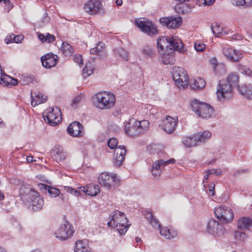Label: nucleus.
Returning a JSON list of instances; mask_svg holds the SVG:
<instances>
[{"instance_id":"1","label":"nucleus","mask_w":252,"mask_h":252,"mask_svg":"<svg viewBox=\"0 0 252 252\" xmlns=\"http://www.w3.org/2000/svg\"><path fill=\"white\" fill-rule=\"evenodd\" d=\"M111 220L107 222L109 226L116 227L120 234H125L129 226L126 215L124 213L115 210L110 215Z\"/></svg>"},{"instance_id":"2","label":"nucleus","mask_w":252,"mask_h":252,"mask_svg":"<svg viewBox=\"0 0 252 252\" xmlns=\"http://www.w3.org/2000/svg\"><path fill=\"white\" fill-rule=\"evenodd\" d=\"M157 46L159 52H163L164 48L167 52L168 49H173L182 53L184 52L183 43L180 40L171 36H162L157 41Z\"/></svg>"},{"instance_id":"3","label":"nucleus","mask_w":252,"mask_h":252,"mask_svg":"<svg viewBox=\"0 0 252 252\" xmlns=\"http://www.w3.org/2000/svg\"><path fill=\"white\" fill-rule=\"evenodd\" d=\"M115 100L112 93L106 92L97 93L93 97L94 105L100 109H110L114 106Z\"/></svg>"},{"instance_id":"4","label":"nucleus","mask_w":252,"mask_h":252,"mask_svg":"<svg viewBox=\"0 0 252 252\" xmlns=\"http://www.w3.org/2000/svg\"><path fill=\"white\" fill-rule=\"evenodd\" d=\"M191 106L192 111L199 117L208 119L214 115V109L210 105L196 99L192 100Z\"/></svg>"},{"instance_id":"5","label":"nucleus","mask_w":252,"mask_h":252,"mask_svg":"<svg viewBox=\"0 0 252 252\" xmlns=\"http://www.w3.org/2000/svg\"><path fill=\"white\" fill-rule=\"evenodd\" d=\"M44 120L51 126H55L62 121L61 112L58 107L49 108L43 113Z\"/></svg>"},{"instance_id":"6","label":"nucleus","mask_w":252,"mask_h":252,"mask_svg":"<svg viewBox=\"0 0 252 252\" xmlns=\"http://www.w3.org/2000/svg\"><path fill=\"white\" fill-rule=\"evenodd\" d=\"M135 23L142 32L150 36L158 33L156 26L149 20L144 18H138L135 20Z\"/></svg>"},{"instance_id":"7","label":"nucleus","mask_w":252,"mask_h":252,"mask_svg":"<svg viewBox=\"0 0 252 252\" xmlns=\"http://www.w3.org/2000/svg\"><path fill=\"white\" fill-rule=\"evenodd\" d=\"M172 77L178 87H185L188 84V77L186 71L181 67L174 66L172 68Z\"/></svg>"},{"instance_id":"8","label":"nucleus","mask_w":252,"mask_h":252,"mask_svg":"<svg viewBox=\"0 0 252 252\" xmlns=\"http://www.w3.org/2000/svg\"><path fill=\"white\" fill-rule=\"evenodd\" d=\"M38 193L34 189L28 184H22L19 189V194L21 199L27 204L37 195Z\"/></svg>"},{"instance_id":"9","label":"nucleus","mask_w":252,"mask_h":252,"mask_svg":"<svg viewBox=\"0 0 252 252\" xmlns=\"http://www.w3.org/2000/svg\"><path fill=\"white\" fill-rule=\"evenodd\" d=\"M74 232L73 226L68 221H65L63 224L61 225L54 235L58 239L63 241L71 237Z\"/></svg>"},{"instance_id":"10","label":"nucleus","mask_w":252,"mask_h":252,"mask_svg":"<svg viewBox=\"0 0 252 252\" xmlns=\"http://www.w3.org/2000/svg\"><path fill=\"white\" fill-rule=\"evenodd\" d=\"M214 213L216 217L224 223H227L231 221L233 218V213L228 207L221 205L216 207Z\"/></svg>"},{"instance_id":"11","label":"nucleus","mask_w":252,"mask_h":252,"mask_svg":"<svg viewBox=\"0 0 252 252\" xmlns=\"http://www.w3.org/2000/svg\"><path fill=\"white\" fill-rule=\"evenodd\" d=\"M233 88L227 83L220 82L216 92L218 99L220 101H223L230 98L233 95Z\"/></svg>"},{"instance_id":"12","label":"nucleus","mask_w":252,"mask_h":252,"mask_svg":"<svg viewBox=\"0 0 252 252\" xmlns=\"http://www.w3.org/2000/svg\"><path fill=\"white\" fill-rule=\"evenodd\" d=\"M98 181L101 186L110 189L112 183L117 184L119 183V179L116 175H110L108 172H103L98 177Z\"/></svg>"},{"instance_id":"13","label":"nucleus","mask_w":252,"mask_h":252,"mask_svg":"<svg viewBox=\"0 0 252 252\" xmlns=\"http://www.w3.org/2000/svg\"><path fill=\"white\" fill-rule=\"evenodd\" d=\"M175 159L173 158L167 160L160 159L155 161L151 168V172L153 176L155 177L159 176L163 167L169 164H173L175 162Z\"/></svg>"},{"instance_id":"14","label":"nucleus","mask_w":252,"mask_h":252,"mask_svg":"<svg viewBox=\"0 0 252 252\" xmlns=\"http://www.w3.org/2000/svg\"><path fill=\"white\" fill-rule=\"evenodd\" d=\"M222 53L227 60L233 63L239 62L243 57L241 51L228 46L223 48Z\"/></svg>"},{"instance_id":"15","label":"nucleus","mask_w":252,"mask_h":252,"mask_svg":"<svg viewBox=\"0 0 252 252\" xmlns=\"http://www.w3.org/2000/svg\"><path fill=\"white\" fill-rule=\"evenodd\" d=\"M207 231L214 237H217L223 235L224 233L222 225L214 220H211L208 222Z\"/></svg>"},{"instance_id":"16","label":"nucleus","mask_w":252,"mask_h":252,"mask_svg":"<svg viewBox=\"0 0 252 252\" xmlns=\"http://www.w3.org/2000/svg\"><path fill=\"white\" fill-rule=\"evenodd\" d=\"M159 22L163 26H166L169 29H176L181 25L182 19L180 16H172L161 18Z\"/></svg>"},{"instance_id":"17","label":"nucleus","mask_w":252,"mask_h":252,"mask_svg":"<svg viewBox=\"0 0 252 252\" xmlns=\"http://www.w3.org/2000/svg\"><path fill=\"white\" fill-rule=\"evenodd\" d=\"M178 124V118H172L169 116L162 121V127L163 129L168 133H172Z\"/></svg>"},{"instance_id":"18","label":"nucleus","mask_w":252,"mask_h":252,"mask_svg":"<svg viewBox=\"0 0 252 252\" xmlns=\"http://www.w3.org/2000/svg\"><path fill=\"white\" fill-rule=\"evenodd\" d=\"M132 119H129L127 122H125L124 129L125 133L131 136H135L141 134V131L139 129V127L135 123L131 124Z\"/></svg>"},{"instance_id":"19","label":"nucleus","mask_w":252,"mask_h":252,"mask_svg":"<svg viewBox=\"0 0 252 252\" xmlns=\"http://www.w3.org/2000/svg\"><path fill=\"white\" fill-rule=\"evenodd\" d=\"M83 127L82 125L78 122H73L67 127V130L68 134L72 137H80L83 134Z\"/></svg>"},{"instance_id":"20","label":"nucleus","mask_w":252,"mask_h":252,"mask_svg":"<svg viewBox=\"0 0 252 252\" xmlns=\"http://www.w3.org/2000/svg\"><path fill=\"white\" fill-rule=\"evenodd\" d=\"M101 5L98 0H89L85 3L84 8L90 14H95L100 10Z\"/></svg>"},{"instance_id":"21","label":"nucleus","mask_w":252,"mask_h":252,"mask_svg":"<svg viewBox=\"0 0 252 252\" xmlns=\"http://www.w3.org/2000/svg\"><path fill=\"white\" fill-rule=\"evenodd\" d=\"M42 65L47 68H50L56 65L58 61V57L53 54H47L41 58Z\"/></svg>"},{"instance_id":"22","label":"nucleus","mask_w":252,"mask_h":252,"mask_svg":"<svg viewBox=\"0 0 252 252\" xmlns=\"http://www.w3.org/2000/svg\"><path fill=\"white\" fill-rule=\"evenodd\" d=\"M51 154L53 159L57 162L63 161L66 157L65 152L62 147L60 146H55Z\"/></svg>"},{"instance_id":"23","label":"nucleus","mask_w":252,"mask_h":252,"mask_svg":"<svg viewBox=\"0 0 252 252\" xmlns=\"http://www.w3.org/2000/svg\"><path fill=\"white\" fill-rule=\"evenodd\" d=\"M32 207V209L33 211H39L41 210L44 205L43 198L41 197L39 193L32 199L28 204Z\"/></svg>"},{"instance_id":"24","label":"nucleus","mask_w":252,"mask_h":252,"mask_svg":"<svg viewBox=\"0 0 252 252\" xmlns=\"http://www.w3.org/2000/svg\"><path fill=\"white\" fill-rule=\"evenodd\" d=\"M90 53L93 55H96L100 58L105 56L106 51L104 44L102 42H99L95 47L90 50Z\"/></svg>"},{"instance_id":"25","label":"nucleus","mask_w":252,"mask_h":252,"mask_svg":"<svg viewBox=\"0 0 252 252\" xmlns=\"http://www.w3.org/2000/svg\"><path fill=\"white\" fill-rule=\"evenodd\" d=\"M34 95H33L32 92H31V105L33 107H35L38 104L45 102L47 99L46 96H43L39 93H34Z\"/></svg>"},{"instance_id":"26","label":"nucleus","mask_w":252,"mask_h":252,"mask_svg":"<svg viewBox=\"0 0 252 252\" xmlns=\"http://www.w3.org/2000/svg\"><path fill=\"white\" fill-rule=\"evenodd\" d=\"M160 233L165 238L170 239L176 237L178 235L177 231L172 228H169L167 227L160 228Z\"/></svg>"},{"instance_id":"27","label":"nucleus","mask_w":252,"mask_h":252,"mask_svg":"<svg viewBox=\"0 0 252 252\" xmlns=\"http://www.w3.org/2000/svg\"><path fill=\"white\" fill-rule=\"evenodd\" d=\"M238 90L241 94L248 98L252 99V84L239 86Z\"/></svg>"},{"instance_id":"28","label":"nucleus","mask_w":252,"mask_h":252,"mask_svg":"<svg viewBox=\"0 0 252 252\" xmlns=\"http://www.w3.org/2000/svg\"><path fill=\"white\" fill-rule=\"evenodd\" d=\"M237 226L241 230H248L252 226V220L249 218L244 217L238 221Z\"/></svg>"},{"instance_id":"29","label":"nucleus","mask_w":252,"mask_h":252,"mask_svg":"<svg viewBox=\"0 0 252 252\" xmlns=\"http://www.w3.org/2000/svg\"><path fill=\"white\" fill-rule=\"evenodd\" d=\"M172 50L168 52L167 53H160L161 61L164 64H173L174 59L172 54Z\"/></svg>"},{"instance_id":"30","label":"nucleus","mask_w":252,"mask_h":252,"mask_svg":"<svg viewBox=\"0 0 252 252\" xmlns=\"http://www.w3.org/2000/svg\"><path fill=\"white\" fill-rule=\"evenodd\" d=\"M182 142L188 147H192L198 144L195 134L191 136L184 137L182 140Z\"/></svg>"},{"instance_id":"31","label":"nucleus","mask_w":252,"mask_h":252,"mask_svg":"<svg viewBox=\"0 0 252 252\" xmlns=\"http://www.w3.org/2000/svg\"><path fill=\"white\" fill-rule=\"evenodd\" d=\"M239 82V76L236 73L232 72L230 73L227 78L226 83L232 88L237 87Z\"/></svg>"},{"instance_id":"32","label":"nucleus","mask_w":252,"mask_h":252,"mask_svg":"<svg viewBox=\"0 0 252 252\" xmlns=\"http://www.w3.org/2000/svg\"><path fill=\"white\" fill-rule=\"evenodd\" d=\"M62 53L65 56L70 57L73 53L74 50L72 47L68 43L63 42L61 48Z\"/></svg>"},{"instance_id":"33","label":"nucleus","mask_w":252,"mask_h":252,"mask_svg":"<svg viewBox=\"0 0 252 252\" xmlns=\"http://www.w3.org/2000/svg\"><path fill=\"white\" fill-rule=\"evenodd\" d=\"M38 38L42 43L47 42L49 43H52L55 40V36L53 34L47 33L46 35L42 33L37 32Z\"/></svg>"},{"instance_id":"34","label":"nucleus","mask_w":252,"mask_h":252,"mask_svg":"<svg viewBox=\"0 0 252 252\" xmlns=\"http://www.w3.org/2000/svg\"><path fill=\"white\" fill-rule=\"evenodd\" d=\"M100 192L99 187L97 185L90 184L87 186V194L95 196Z\"/></svg>"},{"instance_id":"35","label":"nucleus","mask_w":252,"mask_h":252,"mask_svg":"<svg viewBox=\"0 0 252 252\" xmlns=\"http://www.w3.org/2000/svg\"><path fill=\"white\" fill-rule=\"evenodd\" d=\"M195 135L198 143H203L210 138L211 133L208 131H204L202 132H198L195 134Z\"/></svg>"},{"instance_id":"36","label":"nucleus","mask_w":252,"mask_h":252,"mask_svg":"<svg viewBox=\"0 0 252 252\" xmlns=\"http://www.w3.org/2000/svg\"><path fill=\"white\" fill-rule=\"evenodd\" d=\"M212 30L214 35L217 37H220V35H223L226 34L222 28L217 23H214L212 25Z\"/></svg>"},{"instance_id":"37","label":"nucleus","mask_w":252,"mask_h":252,"mask_svg":"<svg viewBox=\"0 0 252 252\" xmlns=\"http://www.w3.org/2000/svg\"><path fill=\"white\" fill-rule=\"evenodd\" d=\"M138 124L139 129L141 131V133L144 132L149 127L150 123L147 120H143L142 121H138L136 119L132 118L131 124H133V123H135Z\"/></svg>"},{"instance_id":"38","label":"nucleus","mask_w":252,"mask_h":252,"mask_svg":"<svg viewBox=\"0 0 252 252\" xmlns=\"http://www.w3.org/2000/svg\"><path fill=\"white\" fill-rule=\"evenodd\" d=\"M40 185L42 187L44 188L45 190L48 191V192L51 197H56L59 196L60 193V190L56 188L50 187L43 184H41Z\"/></svg>"},{"instance_id":"39","label":"nucleus","mask_w":252,"mask_h":252,"mask_svg":"<svg viewBox=\"0 0 252 252\" xmlns=\"http://www.w3.org/2000/svg\"><path fill=\"white\" fill-rule=\"evenodd\" d=\"M74 252H91L89 248L86 247L85 244L81 240L77 241L76 242Z\"/></svg>"},{"instance_id":"40","label":"nucleus","mask_w":252,"mask_h":252,"mask_svg":"<svg viewBox=\"0 0 252 252\" xmlns=\"http://www.w3.org/2000/svg\"><path fill=\"white\" fill-rule=\"evenodd\" d=\"M205 86V81L201 78L193 80V83H191L190 86L193 89H202Z\"/></svg>"},{"instance_id":"41","label":"nucleus","mask_w":252,"mask_h":252,"mask_svg":"<svg viewBox=\"0 0 252 252\" xmlns=\"http://www.w3.org/2000/svg\"><path fill=\"white\" fill-rule=\"evenodd\" d=\"M115 56L125 61L128 60V54L127 52L124 49L119 48L116 49L114 51Z\"/></svg>"},{"instance_id":"42","label":"nucleus","mask_w":252,"mask_h":252,"mask_svg":"<svg viewBox=\"0 0 252 252\" xmlns=\"http://www.w3.org/2000/svg\"><path fill=\"white\" fill-rule=\"evenodd\" d=\"M94 68L91 63H87L83 69V73L84 78H86L91 75L94 71Z\"/></svg>"},{"instance_id":"43","label":"nucleus","mask_w":252,"mask_h":252,"mask_svg":"<svg viewBox=\"0 0 252 252\" xmlns=\"http://www.w3.org/2000/svg\"><path fill=\"white\" fill-rule=\"evenodd\" d=\"M147 218L149 221L154 227L160 228L161 227L159 224V221L156 219L151 213L148 214Z\"/></svg>"},{"instance_id":"44","label":"nucleus","mask_w":252,"mask_h":252,"mask_svg":"<svg viewBox=\"0 0 252 252\" xmlns=\"http://www.w3.org/2000/svg\"><path fill=\"white\" fill-rule=\"evenodd\" d=\"M33 77L28 75L23 74L20 77L19 83L22 85H27L32 82Z\"/></svg>"},{"instance_id":"45","label":"nucleus","mask_w":252,"mask_h":252,"mask_svg":"<svg viewBox=\"0 0 252 252\" xmlns=\"http://www.w3.org/2000/svg\"><path fill=\"white\" fill-rule=\"evenodd\" d=\"M252 0H234L233 4L236 6H244L246 7L250 6Z\"/></svg>"},{"instance_id":"46","label":"nucleus","mask_w":252,"mask_h":252,"mask_svg":"<svg viewBox=\"0 0 252 252\" xmlns=\"http://www.w3.org/2000/svg\"><path fill=\"white\" fill-rule=\"evenodd\" d=\"M238 70L243 74H246L248 76H252V71L248 67L245 65L239 64L238 65Z\"/></svg>"},{"instance_id":"47","label":"nucleus","mask_w":252,"mask_h":252,"mask_svg":"<svg viewBox=\"0 0 252 252\" xmlns=\"http://www.w3.org/2000/svg\"><path fill=\"white\" fill-rule=\"evenodd\" d=\"M126 148L124 146L117 147L114 151V156L118 155L125 157L126 154Z\"/></svg>"},{"instance_id":"48","label":"nucleus","mask_w":252,"mask_h":252,"mask_svg":"<svg viewBox=\"0 0 252 252\" xmlns=\"http://www.w3.org/2000/svg\"><path fill=\"white\" fill-rule=\"evenodd\" d=\"M115 158L113 159V163L115 166L119 167L120 166L122 163L123 161L125 159V157L120 156L118 155L114 156Z\"/></svg>"},{"instance_id":"49","label":"nucleus","mask_w":252,"mask_h":252,"mask_svg":"<svg viewBox=\"0 0 252 252\" xmlns=\"http://www.w3.org/2000/svg\"><path fill=\"white\" fill-rule=\"evenodd\" d=\"M142 53L147 56L152 57L154 55L153 48L149 46H145L142 49Z\"/></svg>"},{"instance_id":"50","label":"nucleus","mask_w":252,"mask_h":252,"mask_svg":"<svg viewBox=\"0 0 252 252\" xmlns=\"http://www.w3.org/2000/svg\"><path fill=\"white\" fill-rule=\"evenodd\" d=\"M194 47L196 51L202 52L205 49L206 45L200 41H197L195 42Z\"/></svg>"},{"instance_id":"51","label":"nucleus","mask_w":252,"mask_h":252,"mask_svg":"<svg viewBox=\"0 0 252 252\" xmlns=\"http://www.w3.org/2000/svg\"><path fill=\"white\" fill-rule=\"evenodd\" d=\"M15 230V231L18 233H21L23 231V228L21 224V223L17 221H14L12 224Z\"/></svg>"},{"instance_id":"52","label":"nucleus","mask_w":252,"mask_h":252,"mask_svg":"<svg viewBox=\"0 0 252 252\" xmlns=\"http://www.w3.org/2000/svg\"><path fill=\"white\" fill-rule=\"evenodd\" d=\"M107 144L109 147L113 149L117 147L118 144V140L116 138H112L108 140Z\"/></svg>"},{"instance_id":"53","label":"nucleus","mask_w":252,"mask_h":252,"mask_svg":"<svg viewBox=\"0 0 252 252\" xmlns=\"http://www.w3.org/2000/svg\"><path fill=\"white\" fill-rule=\"evenodd\" d=\"M235 237L237 239L244 241L246 238L245 233L240 231H237L235 232Z\"/></svg>"},{"instance_id":"54","label":"nucleus","mask_w":252,"mask_h":252,"mask_svg":"<svg viewBox=\"0 0 252 252\" xmlns=\"http://www.w3.org/2000/svg\"><path fill=\"white\" fill-rule=\"evenodd\" d=\"M65 189L66 191L70 193L71 194H74L76 196H79V191H78L77 190L69 187H66Z\"/></svg>"},{"instance_id":"55","label":"nucleus","mask_w":252,"mask_h":252,"mask_svg":"<svg viewBox=\"0 0 252 252\" xmlns=\"http://www.w3.org/2000/svg\"><path fill=\"white\" fill-rule=\"evenodd\" d=\"M3 4V7L7 11H9L13 7V5L9 0H4Z\"/></svg>"},{"instance_id":"56","label":"nucleus","mask_w":252,"mask_h":252,"mask_svg":"<svg viewBox=\"0 0 252 252\" xmlns=\"http://www.w3.org/2000/svg\"><path fill=\"white\" fill-rule=\"evenodd\" d=\"M73 61L80 66L83 64L82 57L80 55L75 54L73 57Z\"/></svg>"},{"instance_id":"57","label":"nucleus","mask_w":252,"mask_h":252,"mask_svg":"<svg viewBox=\"0 0 252 252\" xmlns=\"http://www.w3.org/2000/svg\"><path fill=\"white\" fill-rule=\"evenodd\" d=\"M81 100V95H78L74 97L72 100V106L74 108L76 107L77 105L80 103Z\"/></svg>"},{"instance_id":"58","label":"nucleus","mask_w":252,"mask_h":252,"mask_svg":"<svg viewBox=\"0 0 252 252\" xmlns=\"http://www.w3.org/2000/svg\"><path fill=\"white\" fill-rule=\"evenodd\" d=\"M146 108L149 111V114L154 115L157 113V109L156 107H153L151 105H148Z\"/></svg>"},{"instance_id":"59","label":"nucleus","mask_w":252,"mask_h":252,"mask_svg":"<svg viewBox=\"0 0 252 252\" xmlns=\"http://www.w3.org/2000/svg\"><path fill=\"white\" fill-rule=\"evenodd\" d=\"M23 39L24 36L21 34H19L16 36L14 35V36H13V42L16 43H21Z\"/></svg>"},{"instance_id":"60","label":"nucleus","mask_w":252,"mask_h":252,"mask_svg":"<svg viewBox=\"0 0 252 252\" xmlns=\"http://www.w3.org/2000/svg\"><path fill=\"white\" fill-rule=\"evenodd\" d=\"M208 172L211 174H215L216 176L220 175L222 174V172L220 170H217L216 169H213L211 170H208Z\"/></svg>"},{"instance_id":"61","label":"nucleus","mask_w":252,"mask_h":252,"mask_svg":"<svg viewBox=\"0 0 252 252\" xmlns=\"http://www.w3.org/2000/svg\"><path fill=\"white\" fill-rule=\"evenodd\" d=\"M13 36H14V34H11L10 35H8L5 38V42L6 44H9L13 42Z\"/></svg>"},{"instance_id":"62","label":"nucleus","mask_w":252,"mask_h":252,"mask_svg":"<svg viewBox=\"0 0 252 252\" xmlns=\"http://www.w3.org/2000/svg\"><path fill=\"white\" fill-rule=\"evenodd\" d=\"M78 191H79V196L81 195V193H85L86 194H87V186L84 187L82 186L80 187H79Z\"/></svg>"},{"instance_id":"63","label":"nucleus","mask_w":252,"mask_h":252,"mask_svg":"<svg viewBox=\"0 0 252 252\" xmlns=\"http://www.w3.org/2000/svg\"><path fill=\"white\" fill-rule=\"evenodd\" d=\"M49 22V18L48 17V16H47L46 15V13H44V17L41 22V26H43L44 25L46 24V23H47L48 22Z\"/></svg>"},{"instance_id":"64","label":"nucleus","mask_w":252,"mask_h":252,"mask_svg":"<svg viewBox=\"0 0 252 252\" xmlns=\"http://www.w3.org/2000/svg\"><path fill=\"white\" fill-rule=\"evenodd\" d=\"M209 190L210 193V194L212 196H214L215 195V185L213 184V186L210 185L209 187Z\"/></svg>"}]
</instances>
